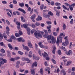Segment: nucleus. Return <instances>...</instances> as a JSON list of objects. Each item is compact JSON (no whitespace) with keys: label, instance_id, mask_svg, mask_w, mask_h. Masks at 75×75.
<instances>
[{"label":"nucleus","instance_id":"obj_1","mask_svg":"<svg viewBox=\"0 0 75 75\" xmlns=\"http://www.w3.org/2000/svg\"><path fill=\"white\" fill-rule=\"evenodd\" d=\"M41 34H43L44 32L39 31V32L37 33V31H36L34 33V35L36 38L38 37V36L40 37V38H42V35H41Z\"/></svg>","mask_w":75,"mask_h":75},{"label":"nucleus","instance_id":"obj_2","mask_svg":"<svg viewBox=\"0 0 75 75\" xmlns=\"http://www.w3.org/2000/svg\"><path fill=\"white\" fill-rule=\"evenodd\" d=\"M52 37L53 36H51V35H48L47 36V41H48V42L50 43H51V41H50V40L51 39V38H52Z\"/></svg>","mask_w":75,"mask_h":75},{"label":"nucleus","instance_id":"obj_3","mask_svg":"<svg viewBox=\"0 0 75 75\" xmlns=\"http://www.w3.org/2000/svg\"><path fill=\"white\" fill-rule=\"evenodd\" d=\"M22 60L23 61H28L27 62V63H30V60L28 59V58H25L24 57H23L22 58Z\"/></svg>","mask_w":75,"mask_h":75},{"label":"nucleus","instance_id":"obj_4","mask_svg":"<svg viewBox=\"0 0 75 75\" xmlns=\"http://www.w3.org/2000/svg\"><path fill=\"white\" fill-rule=\"evenodd\" d=\"M22 46L24 50H26L27 51H30V49L28 47L24 46V45H22Z\"/></svg>","mask_w":75,"mask_h":75},{"label":"nucleus","instance_id":"obj_5","mask_svg":"<svg viewBox=\"0 0 75 75\" xmlns=\"http://www.w3.org/2000/svg\"><path fill=\"white\" fill-rule=\"evenodd\" d=\"M34 67H37V62H35L33 64L32 66V68H34Z\"/></svg>","mask_w":75,"mask_h":75},{"label":"nucleus","instance_id":"obj_6","mask_svg":"<svg viewBox=\"0 0 75 75\" xmlns=\"http://www.w3.org/2000/svg\"><path fill=\"white\" fill-rule=\"evenodd\" d=\"M66 53L68 55H72V52L71 50H70L68 52H67Z\"/></svg>","mask_w":75,"mask_h":75},{"label":"nucleus","instance_id":"obj_7","mask_svg":"<svg viewBox=\"0 0 75 75\" xmlns=\"http://www.w3.org/2000/svg\"><path fill=\"white\" fill-rule=\"evenodd\" d=\"M51 41L52 43V44H54V43H55L56 40H55V38L54 37H52L51 39Z\"/></svg>","mask_w":75,"mask_h":75},{"label":"nucleus","instance_id":"obj_8","mask_svg":"<svg viewBox=\"0 0 75 75\" xmlns=\"http://www.w3.org/2000/svg\"><path fill=\"white\" fill-rule=\"evenodd\" d=\"M61 74H63V75H66V72H65V71L64 69H62L60 72Z\"/></svg>","mask_w":75,"mask_h":75},{"label":"nucleus","instance_id":"obj_9","mask_svg":"<svg viewBox=\"0 0 75 75\" xmlns=\"http://www.w3.org/2000/svg\"><path fill=\"white\" fill-rule=\"evenodd\" d=\"M18 10L19 11H21V12H22V13H23L24 14H25V11L24 9H23L21 8H19L18 9Z\"/></svg>","mask_w":75,"mask_h":75},{"label":"nucleus","instance_id":"obj_10","mask_svg":"<svg viewBox=\"0 0 75 75\" xmlns=\"http://www.w3.org/2000/svg\"><path fill=\"white\" fill-rule=\"evenodd\" d=\"M28 57L30 58H31L32 57H33V52H32L30 51L29 52Z\"/></svg>","mask_w":75,"mask_h":75},{"label":"nucleus","instance_id":"obj_11","mask_svg":"<svg viewBox=\"0 0 75 75\" xmlns=\"http://www.w3.org/2000/svg\"><path fill=\"white\" fill-rule=\"evenodd\" d=\"M42 55L45 58H46L48 56V54L45 52L44 53H42Z\"/></svg>","mask_w":75,"mask_h":75},{"label":"nucleus","instance_id":"obj_12","mask_svg":"<svg viewBox=\"0 0 75 75\" xmlns=\"http://www.w3.org/2000/svg\"><path fill=\"white\" fill-rule=\"evenodd\" d=\"M23 26L24 28H26V29H28V28H29L27 27V26H28V25L27 24H23Z\"/></svg>","mask_w":75,"mask_h":75},{"label":"nucleus","instance_id":"obj_13","mask_svg":"<svg viewBox=\"0 0 75 75\" xmlns=\"http://www.w3.org/2000/svg\"><path fill=\"white\" fill-rule=\"evenodd\" d=\"M62 7L63 8L64 10H68V11H69V8H67L64 5H63Z\"/></svg>","mask_w":75,"mask_h":75},{"label":"nucleus","instance_id":"obj_14","mask_svg":"<svg viewBox=\"0 0 75 75\" xmlns=\"http://www.w3.org/2000/svg\"><path fill=\"white\" fill-rule=\"evenodd\" d=\"M8 47H9V49H10V50H13V46H12V45H11L10 44H8Z\"/></svg>","mask_w":75,"mask_h":75},{"label":"nucleus","instance_id":"obj_15","mask_svg":"<svg viewBox=\"0 0 75 75\" xmlns=\"http://www.w3.org/2000/svg\"><path fill=\"white\" fill-rule=\"evenodd\" d=\"M38 18H36L37 21H40L42 20V17H41L40 16H38Z\"/></svg>","mask_w":75,"mask_h":75},{"label":"nucleus","instance_id":"obj_16","mask_svg":"<svg viewBox=\"0 0 75 75\" xmlns=\"http://www.w3.org/2000/svg\"><path fill=\"white\" fill-rule=\"evenodd\" d=\"M27 30V33L28 35H30V28H28L27 29H26Z\"/></svg>","mask_w":75,"mask_h":75},{"label":"nucleus","instance_id":"obj_17","mask_svg":"<svg viewBox=\"0 0 75 75\" xmlns=\"http://www.w3.org/2000/svg\"><path fill=\"white\" fill-rule=\"evenodd\" d=\"M31 73L32 75H35V71L33 69H31Z\"/></svg>","mask_w":75,"mask_h":75},{"label":"nucleus","instance_id":"obj_18","mask_svg":"<svg viewBox=\"0 0 75 75\" xmlns=\"http://www.w3.org/2000/svg\"><path fill=\"white\" fill-rule=\"evenodd\" d=\"M35 16H36L35 15V14L33 15L32 16L30 17L31 19V20H33V19H34V18H35Z\"/></svg>","mask_w":75,"mask_h":75},{"label":"nucleus","instance_id":"obj_19","mask_svg":"<svg viewBox=\"0 0 75 75\" xmlns=\"http://www.w3.org/2000/svg\"><path fill=\"white\" fill-rule=\"evenodd\" d=\"M21 20L23 22H25V19L24 18V17L21 16Z\"/></svg>","mask_w":75,"mask_h":75},{"label":"nucleus","instance_id":"obj_20","mask_svg":"<svg viewBox=\"0 0 75 75\" xmlns=\"http://www.w3.org/2000/svg\"><path fill=\"white\" fill-rule=\"evenodd\" d=\"M28 47L30 48H33V45L30 42H29L28 43Z\"/></svg>","mask_w":75,"mask_h":75},{"label":"nucleus","instance_id":"obj_21","mask_svg":"<svg viewBox=\"0 0 75 75\" xmlns=\"http://www.w3.org/2000/svg\"><path fill=\"white\" fill-rule=\"evenodd\" d=\"M19 6L21 7H24V3H19Z\"/></svg>","mask_w":75,"mask_h":75},{"label":"nucleus","instance_id":"obj_22","mask_svg":"<svg viewBox=\"0 0 75 75\" xmlns=\"http://www.w3.org/2000/svg\"><path fill=\"white\" fill-rule=\"evenodd\" d=\"M71 61H68L67 62V66H69V65H70L71 64Z\"/></svg>","mask_w":75,"mask_h":75},{"label":"nucleus","instance_id":"obj_23","mask_svg":"<svg viewBox=\"0 0 75 75\" xmlns=\"http://www.w3.org/2000/svg\"><path fill=\"white\" fill-rule=\"evenodd\" d=\"M55 49H56V48L55 47H54L53 48L52 51V53L54 54H55Z\"/></svg>","mask_w":75,"mask_h":75},{"label":"nucleus","instance_id":"obj_24","mask_svg":"<svg viewBox=\"0 0 75 75\" xmlns=\"http://www.w3.org/2000/svg\"><path fill=\"white\" fill-rule=\"evenodd\" d=\"M7 55L8 57H10L11 56V54L10 53V52L9 51H8L7 52Z\"/></svg>","mask_w":75,"mask_h":75},{"label":"nucleus","instance_id":"obj_25","mask_svg":"<svg viewBox=\"0 0 75 75\" xmlns=\"http://www.w3.org/2000/svg\"><path fill=\"white\" fill-rule=\"evenodd\" d=\"M43 8H44V4H42L40 6V9L41 10H42Z\"/></svg>","mask_w":75,"mask_h":75},{"label":"nucleus","instance_id":"obj_26","mask_svg":"<svg viewBox=\"0 0 75 75\" xmlns=\"http://www.w3.org/2000/svg\"><path fill=\"white\" fill-rule=\"evenodd\" d=\"M63 28L64 30H65V29H66V25L64 23L63 24Z\"/></svg>","mask_w":75,"mask_h":75},{"label":"nucleus","instance_id":"obj_27","mask_svg":"<svg viewBox=\"0 0 75 75\" xmlns=\"http://www.w3.org/2000/svg\"><path fill=\"white\" fill-rule=\"evenodd\" d=\"M56 43L57 45L58 46L59 44V40L57 38V41L56 42Z\"/></svg>","mask_w":75,"mask_h":75},{"label":"nucleus","instance_id":"obj_28","mask_svg":"<svg viewBox=\"0 0 75 75\" xmlns=\"http://www.w3.org/2000/svg\"><path fill=\"white\" fill-rule=\"evenodd\" d=\"M17 40L19 42H21V41H22V40H23V38H17Z\"/></svg>","mask_w":75,"mask_h":75},{"label":"nucleus","instance_id":"obj_29","mask_svg":"<svg viewBox=\"0 0 75 75\" xmlns=\"http://www.w3.org/2000/svg\"><path fill=\"white\" fill-rule=\"evenodd\" d=\"M29 25L32 26V27H33L34 28L35 27V25H34V24L33 23H32V24H30Z\"/></svg>","mask_w":75,"mask_h":75},{"label":"nucleus","instance_id":"obj_30","mask_svg":"<svg viewBox=\"0 0 75 75\" xmlns=\"http://www.w3.org/2000/svg\"><path fill=\"white\" fill-rule=\"evenodd\" d=\"M0 45L1 46H3V47H6V46H5V45H4V43L3 42H1L0 43Z\"/></svg>","mask_w":75,"mask_h":75},{"label":"nucleus","instance_id":"obj_31","mask_svg":"<svg viewBox=\"0 0 75 75\" xmlns=\"http://www.w3.org/2000/svg\"><path fill=\"white\" fill-rule=\"evenodd\" d=\"M55 4L56 6H60L61 5V4H60V3L57 2L55 3Z\"/></svg>","mask_w":75,"mask_h":75},{"label":"nucleus","instance_id":"obj_32","mask_svg":"<svg viewBox=\"0 0 75 75\" xmlns=\"http://www.w3.org/2000/svg\"><path fill=\"white\" fill-rule=\"evenodd\" d=\"M64 4L65 5V6H66V7H69V6H70L71 5H70L69 4H68L67 3H65Z\"/></svg>","mask_w":75,"mask_h":75},{"label":"nucleus","instance_id":"obj_33","mask_svg":"<svg viewBox=\"0 0 75 75\" xmlns=\"http://www.w3.org/2000/svg\"><path fill=\"white\" fill-rule=\"evenodd\" d=\"M38 52L40 56H42V54H41V50H40V49L39 50Z\"/></svg>","mask_w":75,"mask_h":75},{"label":"nucleus","instance_id":"obj_34","mask_svg":"<svg viewBox=\"0 0 75 75\" xmlns=\"http://www.w3.org/2000/svg\"><path fill=\"white\" fill-rule=\"evenodd\" d=\"M43 17L45 18H47V15L46 13H43Z\"/></svg>","mask_w":75,"mask_h":75},{"label":"nucleus","instance_id":"obj_35","mask_svg":"<svg viewBox=\"0 0 75 75\" xmlns=\"http://www.w3.org/2000/svg\"><path fill=\"white\" fill-rule=\"evenodd\" d=\"M63 35L64 34H63L62 33H61L60 35L59 36V38L61 39V38H62V35Z\"/></svg>","mask_w":75,"mask_h":75},{"label":"nucleus","instance_id":"obj_36","mask_svg":"<svg viewBox=\"0 0 75 75\" xmlns=\"http://www.w3.org/2000/svg\"><path fill=\"white\" fill-rule=\"evenodd\" d=\"M4 37V38H7V36L5 33H4L3 35Z\"/></svg>","mask_w":75,"mask_h":75},{"label":"nucleus","instance_id":"obj_37","mask_svg":"<svg viewBox=\"0 0 75 75\" xmlns=\"http://www.w3.org/2000/svg\"><path fill=\"white\" fill-rule=\"evenodd\" d=\"M61 48L62 50H64V51H65L66 50V49L65 48V47L62 46L61 47Z\"/></svg>","mask_w":75,"mask_h":75},{"label":"nucleus","instance_id":"obj_38","mask_svg":"<svg viewBox=\"0 0 75 75\" xmlns=\"http://www.w3.org/2000/svg\"><path fill=\"white\" fill-rule=\"evenodd\" d=\"M48 14H49V15H50V16H53L54 15L53 13H52V12L51 11H49L48 13Z\"/></svg>","mask_w":75,"mask_h":75},{"label":"nucleus","instance_id":"obj_39","mask_svg":"<svg viewBox=\"0 0 75 75\" xmlns=\"http://www.w3.org/2000/svg\"><path fill=\"white\" fill-rule=\"evenodd\" d=\"M65 43H66V44L67 45H68V44H69V42H68V40H66Z\"/></svg>","mask_w":75,"mask_h":75},{"label":"nucleus","instance_id":"obj_40","mask_svg":"<svg viewBox=\"0 0 75 75\" xmlns=\"http://www.w3.org/2000/svg\"><path fill=\"white\" fill-rule=\"evenodd\" d=\"M15 35L16 37H20V35H19L17 33H15Z\"/></svg>","mask_w":75,"mask_h":75},{"label":"nucleus","instance_id":"obj_41","mask_svg":"<svg viewBox=\"0 0 75 75\" xmlns=\"http://www.w3.org/2000/svg\"><path fill=\"white\" fill-rule=\"evenodd\" d=\"M2 61H3L4 62V63H7V60L5 59H3V60H2Z\"/></svg>","mask_w":75,"mask_h":75},{"label":"nucleus","instance_id":"obj_42","mask_svg":"<svg viewBox=\"0 0 75 75\" xmlns=\"http://www.w3.org/2000/svg\"><path fill=\"white\" fill-rule=\"evenodd\" d=\"M2 3H3V4H6L7 3V1H2Z\"/></svg>","mask_w":75,"mask_h":75},{"label":"nucleus","instance_id":"obj_43","mask_svg":"<svg viewBox=\"0 0 75 75\" xmlns=\"http://www.w3.org/2000/svg\"><path fill=\"white\" fill-rule=\"evenodd\" d=\"M58 54L59 55H61V50H58Z\"/></svg>","mask_w":75,"mask_h":75},{"label":"nucleus","instance_id":"obj_44","mask_svg":"<svg viewBox=\"0 0 75 75\" xmlns=\"http://www.w3.org/2000/svg\"><path fill=\"white\" fill-rule=\"evenodd\" d=\"M11 61L13 62H14V61H15L16 60H15V58H11Z\"/></svg>","mask_w":75,"mask_h":75},{"label":"nucleus","instance_id":"obj_45","mask_svg":"<svg viewBox=\"0 0 75 75\" xmlns=\"http://www.w3.org/2000/svg\"><path fill=\"white\" fill-rule=\"evenodd\" d=\"M52 61L53 62V64H56V61L55 60H54V59H52Z\"/></svg>","mask_w":75,"mask_h":75},{"label":"nucleus","instance_id":"obj_46","mask_svg":"<svg viewBox=\"0 0 75 75\" xmlns=\"http://www.w3.org/2000/svg\"><path fill=\"white\" fill-rule=\"evenodd\" d=\"M62 45L63 46H67V45L65 42H63L62 43Z\"/></svg>","mask_w":75,"mask_h":75},{"label":"nucleus","instance_id":"obj_47","mask_svg":"<svg viewBox=\"0 0 75 75\" xmlns=\"http://www.w3.org/2000/svg\"><path fill=\"white\" fill-rule=\"evenodd\" d=\"M19 34L21 35H23V32L21 30H19Z\"/></svg>","mask_w":75,"mask_h":75},{"label":"nucleus","instance_id":"obj_48","mask_svg":"<svg viewBox=\"0 0 75 75\" xmlns=\"http://www.w3.org/2000/svg\"><path fill=\"white\" fill-rule=\"evenodd\" d=\"M40 72L41 74H43V69H41L40 70Z\"/></svg>","mask_w":75,"mask_h":75},{"label":"nucleus","instance_id":"obj_49","mask_svg":"<svg viewBox=\"0 0 75 75\" xmlns=\"http://www.w3.org/2000/svg\"><path fill=\"white\" fill-rule=\"evenodd\" d=\"M1 52H3V53H5V51L3 49H1Z\"/></svg>","mask_w":75,"mask_h":75},{"label":"nucleus","instance_id":"obj_50","mask_svg":"<svg viewBox=\"0 0 75 75\" xmlns=\"http://www.w3.org/2000/svg\"><path fill=\"white\" fill-rule=\"evenodd\" d=\"M18 53L19 54H20V55H23V53L20 51H19L18 52Z\"/></svg>","mask_w":75,"mask_h":75},{"label":"nucleus","instance_id":"obj_51","mask_svg":"<svg viewBox=\"0 0 75 75\" xmlns=\"http://www.w3.org/2000/svg\"><path fill=\"white\" fill-rule=\"evenodd\" d=\"M3 38V37L2 35L0 33V39L1 40H2V39Z\"/></svg>","mask_w":75,"mask_h":75},{"label":"nucleus","instance_id":"obj_52","mask_svg":"<svg viewBox=\"0 0 75 75\" xmlns=\"http://www.w3.org/2000/svg\"><path fill=\"white\" fill-rule=\"evenodd\" d=\"M4 64V62H3V61H1L0 62V67H1V65H3Z\"/></svg>","mask_w":75,"mask_h":75},{"label":"nucleus","instance_id":"obj_53","mask_svg":"<svg viewBox=\"0 0 75 75\" xmlns=\"http://www.w3.org/2000/svg\"><path fill=\"white\" fill-rule=\"evenodd\" d=\"M0 55L1 57H3V56H5L6 54H4L2 53H1L0 54Z\"/></svg>","mask_w":75,"mask_h":75},{"label":"nucleus","instance_id":"obj_54","mask_svg":"<svg viewBox=\"0 0 75 75\" xmlns=\"http://www.w3.org/2000/svg\"><path fill=\"white\" fill-rule=\"evenodd\" d=\"M47 24L50 25V24H51V22L50 21H47Z\"/></svg>","mask_w":75,"mask_h":75},{"label":"nucleus","instance_id":"obj_55","mask_svg":"<svg viewBox=\"0 0 75 75\" xmlns=\"http://www.w3.org/2000/svg\"><path fill=\"white\" fill-rule=\"evenodd\" d=\"M69 8L71 11H72V10H73V7L71 6L70 5V6H69Z\"/></svg>","mask_w":75,"mask_h":75},{"label":"nucleus","instance_id":"obj_56","mask_svg":"<svg viewBox=\"0 0 75 75\" xmlns=\"http://www.w3.org/2000/svg\"><path fill=\"white\" fill-rule=\"evenodd\" d=\"M50 69L49 67H47L45 68V70L46 71H50Z\"/></svg>","mask_w":75,"mask_h":75},{"label":"nucleus","instance_id":"obj_57","mask_svg":"<svg viewBox=\"0 0 75 75\" xmlns=\"http://www.w3.org/2000/svg\"><path fill=\"white\" fill-rule=\"evenodd\" d=\"M53 34L55 37H56L57 35V33L56 32H53Z\"/></svg>","mask_w":75,"mask_h":75},{"label":"nucleus","instance_id":"obj_58","mask_svg":"<svg viewBox=\"0 0 75 75\" xmlns=\"http://www.w3.org/2000/svg\"><path fill=\"white\" fill-rule=\"evenodd\" d=\"M13 4H17V1L16 0H13Z\"/></svg>","mask_w":75,"mask_h":75},{"label":"nucleus","instance_id":"obj_59","mask_svg":"<svg viewBox=\"0 0 75 75\" xmlns=\"http://www.w3.org/2000/svg\"><path fill=\"white\" fill-rule=\"evenodd\" d=\"M6 29L7 31H10V29L9 28V27L8 26H7L6 27Z\"/></svg>","mask_w":75,"mask_h":75},{"label":"nucleus","instance_id":"obj_60","mask_svg":"<svg viewBox=\"0 0 75 75\" xmlns=\"http://www.w3.org/2000/svg\"><path fill=\"white\" fill-rule=\"evenodd\" d=\"M15 59L16 60H17L20 59L19 57H16L15 58Z\"/></svg>","mask_w":75,"mask_h":75},{"label":"nucleus","instance_id":"obj_61","mask_svg":"<svg viewBox=\"0 0 75 75\" xmlns=\"http://www.w3.org/2000/svg\"><path fill=\"white\" fill-rule=\"evenodd\" d=\"M35 25L37 26H39V25H40V23L38 22H36L35 23Z\"/></svg>","mask_w":75,"mask_h":75},{"label":"nucleus","instance_id":"obj_62","mask_svg":"<svg viewBox=\"0 0 75 75\" xmlns=\"http://www.w3.org/2000/svg\"><path fill=\"white\" fill-rule=\"evenodd\" d=\"M48 35L47 34H45V35H43V37H44V38H47Z\"/></svg>","mask_w":75,"mask_h":75},{"label":"nucleus","instance_id":"obj_63","mask_svg":"<svg viewBox=\"0 0 75 75\" xmlns=\"http://www.w3.org/2000/svg\"><path fill=\"white\" fill-rule=\"evenodd\" d=\"M29 4L30 5H33V3L31 1H30L29 2Z\"/></svg>","mask_w":75,"mask_h":75},{"label":"nucleus","instance_id":"obj_64","mask_svg":"<svg viewBox=\"0 0 75 75\" xmlns=\"http://www.w3.org/2000/svg\"><path fill=\"white\" fill-rule=\"evenodd\" d=\"M32 11V10H31V8L30 7H29L28 9V11Z\"/></svg>","mask_w":75,"mask_h":75}]
</instances>
